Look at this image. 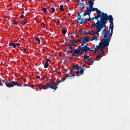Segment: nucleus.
<instances>
[{
    "label": "nucleus",
    "mask_w": 130,
    "mask_h": 130,
    "mask_svg": "<svg viewBox=\"0 0 130 130\" xmlns=\"http://www.w3.org/2000/svg\"><path fill=\"white\" fill-rule=\"evenodd\" d=\"M88 33L90 34H92H92H93L92 32H91V31H89V32Z\"/></svg>",
    "instance_id": "nucleus-43"
},
{
    "label": "nucleus",
    "mask_w": 130,
    "mask_h": 130,
    "mask_svg": "<svg viewBox=\"0 0 130 130\" xmlns=\"http://www.w3.org/2000/svg\"><path fill=\"white\" fill-rule=\"evenodd\" d=\"M64 79H62L59 81V82H61L64 81Z\"/></svg>",
    "instance_id": "nucleus-38"
},
{
    "label": "nucleus",
    "mask_w": 130,
    "mask_h": 130,
    "mask_svg": "<svg viewBox=\"0 0 130 130\" xmlns=\"http://www.w3.org/2000/svg\"><path fill=\"white\" fill-rule=\"evenodd\" d=\"M39 77V76H38V77Z\"/></svg>",
    "instance_id": "nucleus-56"
},
{
    "label": "nucleus",
    "mask_w": 130,
    "mask_h": 130,
    "mask_svg": "<svg viewBox=\"0 0 130 130\" xmlns=\"http://www.w3.org/2000/svg\"><path fill=\"white\" fill-rule=\"evenodd\" d=\"M81 69H83V70L85 69V68L84 67H82V68Z\"/></svg>",
    "instance_id": "nucleus-48"
},
{
    "label": "nucleus",
    "mask_w": 130,
    "mask_h": 130,
    "mask_svg": "<svg viewBox=\"0 0 130 130\" xmlns=\"http://www.w3.org/2000/svg\"><path fill=\"white\" fill-rule=\"evenodd\" d=\"M85 64H84V66H83V67H85Z\"/></svg>",
    "instance_id": "nucleus-51"
},
{
    "label": "nucleus",
    "mask_w": 130,
    "mask_h": 130,
    "mask_svg": "<svg viewBox=\"0 0 130 130\" xmlns=\"http://www.w3.org/2000/svg\"><path fill=\"white\" fill-rule=\"evenodd\" d=\"M88 59V60L89 61H91V59L90 58H89Z\"/></svg>",
    "instance_id": "nucleus-46"
},
{
    "label": "nucleus",
    "mask_w": 130,
    "mask_h": 130,
    "mask_svg": "<svg viewBox=\"0 0 130 130\" xmlns=\"http://www.w3.org/2000/svg\"><path fill=\"white\" fill-rule=\"evenodd\" d=\"M70 52L71 53H72L73 52H74V51H73L72 50H71Z\"/></svg>",
    "instance_id": "nucleus-45"
},
{
    "label": "nucleus",
    "mask_w": 130,
    "mask_h": 130,
    "mask_svg": "<svg viewBox=\"0 0 130 130\" xmlns=\"http://www.w3.org/2000/svg\"><path fill=\"white\" fill-rule=\"evenodd\" d=\"M86 64H88L89 65H90V63H88V62H86Z\"/></svg>",
    "instance_id": "nucleus-49"
},
{
    "label": "nucleus",
    "mask_w": 130,
    "mask_h": 130,
    "mask_svg": "<svg viewBox=\"0 0 130 130\" xmlns=\"http://www.w3.org/2000/svg\"><path fill=\"white\" fill-rule=\"evenodd\" d=\"M67 32V30H63L62 31V33L63 35H65Z\"/></svg>",
    "instance_id": "nucleus-22"
},
{
    "label": "nucleus",
    "mask_w": 130,
    "mask_h": 130,
    "mask_svg": "<svg viewBox=\"0 0 130 130\" xmlns=\"http://www.w3.org/2000/svg\"><path fill=\"white\" fill-rule=\"evenodd\" d=\"M97 24H100L99 23V22H97V23H95V24H93L92 25V26H95V25H96H96H97Z\"/></svg>",
    "instance_id": "nucleus-33"
},
{
    "label": "nucleus",
    "mask_w": 130,
    "mask_h": 130,
    "mask_svg": "<svg viewBox=\"0 0 130 130\" xmlns=\"http://www.w3.org/2000/svg\"><path fill=\"white\" fill-rule=\"evenodd\" d=\"M78 66L77 65H76L74 67V68L76 69V70H77L78 69Z\"/></svg>",
    "instance_id": "nucleus-28"
},
{
    "label": "nucleus",
    "mask_w": 130,
    "mask_h": 130,
    "mask_svg": "<svg viewBox=\"0 0 130 130\" xmlns=\"http://www.w3.org/2000/svg\"><path fill=\"white\" fill-rule=\"evenodd\" d=\"M8 88H11L13 87L14 85L19 86V84L17 82L12 81L10 83H8L7 82L5 85Z\"/></svg>",
    "instance_id": "nucleus-5"
},
{
    "label": "nucleus",
    "mask_w": 130,
    "mask_h": 130,
    "mask_svg": "<svg viewBox=\"0 0 130 130\" xmlns=\"http://www.w3.org/2000/svg\"><path fill=\"white\" fill-rule=\"evenodd\" d=\"M26 48L24 49L23 50V52H24V53L25 52H26Z\"/></svg>",
    "instance_id": "nucleus-39"
},
{
    "label": "nucleus",
    "mask_w": 130,
    "mask_h": 130,
    "mask_svg": "<svg viewBox=\"0 0 130 130\" xmlns=\"http://www.w3.org/2000/svg\"><path fill=\"white\" fill-rule=\"evenodd\" d=\"M60 22V21L59 20H57L56 22V24L57 25H58L59 24V23Z\"/></svg>",
    "instance_id": "nucleus-32"
},
{
    "label": "nucleus",
    "mask_w": 130,
    "mask_h": 130,
    "mask_svg": "<svg viewBox=\"0 0 130 130\" xmlns=\"http://www.w3.org/2000/svg\"><path fill=\"white\" fill-rule=\"evenodd\" d=\"M100 17H98V15L97 16H95L94 17H93L92 19L91 18V20H93L94 19H96L97 20V21L98 22H99V20L98 19V18H99Z\"/></svg>",
    "instance_id": "nucleus-20"
},
{
    "label": "nucleus",
    "mask_w": 130,
    "mask_h": 130,
    "mask_svg": "<svg viewBox=\"0 0 130 130\" xmlns=\"http://www.w3.org/2000/svg\"><path fill=\"white\" fill-rule=\"evenodd\" d=\"M20 45V43H15L13 42H11L9 43L8 45L11 48H14L16 46H18Z\"/></svg>",
    "instance_id": "nucleus-12"
},
{
    "label": "nucleus",
    "mask_w": 130,
    "mask_h": 130,
    "mask_svg": "<svg viewBox=\"0 0 130 130\" xmlns=\"http://www.w3.org/2000/svg\"><path fill=\"white\" fill-rule=\"evenodd\" d=\"M84 56L85 59H86L89 58V56H87L86 54H85Z\"/></svg>",
    "instance_id": "nucleus-26"
},
{
    "label": "nucleus",
    "mask_w": 130,
    "mask_h": 130,
    "mask_svg": "<svg viewBox=\"0 0 130 130\" xmlns=\"http://www.w3.org/2000/svg\"><path fill=\"white\" fill-rule=\"evenodd\" d=\"M42 10L45 13H46L47 11V9L45 8H42Z\"/></svg>",
    "instance_id": "nucleus-24"
},
{
    "label": "nucleus",
    "mask_w": 130,
    "mask_h": 130,
    "mask_svg": "<svg viewBox=\"0 0 130 130\" xmlns=\"http://www.w3.org/2000/svg\"><path fill=\"white\" fill-rule=\"evenodd\" d=\"M49 66V64L47 62H46L45 63V64L44 66V68H46L48 67Z\"/></svg>",
    "instance_id": "nucleus-21"
},
{
    "label": "nucleus",
    "mask_w": 130,
    "mask_h": 130,
    "mask_svg": "<svg viewBox=\"0 0 130 130\" xmlns=\"http://www.w3.org/2000/svg\"><path fill=\"white\" fill-rule=\"evenodd\" d=\"M87 44H86L85 46L83 47L84 50L81 49L82 52H83V54L85 53L87 51L90 50V48L87 46Z\"/></svg>",
    "instance_id": "nucleus-13"
},
{
    "label": "nucleus",
    "mask_w": 130,
    "mask_h": 130,
    "mask_svg": "<svg viewBox=\"0 0 130 130\" xmlns=\"http://www.w3.org/2000/svg\"><path fill=\"white\" fill-rule=\"evenodd\" d=\"M93 11L91 10V9H90L89 8L87 9V10L85 11V12L83 14L84 16H85L87 15H89V18L88 19V21H91V18L90 17V14L91 12Z\"/></svg>",
    "instance_id": "nucleus-7"
},
{
    "label": "nucleus",
    "mask_w": 130,
    "mask_h": 130,
    "mask_svg": "<svg viewBox=\"0 0 130 130\" xmlns=\"http://www.w3.org/2000/svg\"><path fill=\"white\" fill-rule=\"evenodd\" d=\"M103 44H101V45H100V43L99 44V45L97 46L96 48H95V52H96L98 51V50L100 49L101 51L102 52V54H104L105 52H104L103 49L104 47L106 46H107L108 45H105L104 46H103Z\"/></svg>",
    "instance_id": "nucleus-8"
},
{
    "label": "nucleus",
    "mask_w": 130,
    "mask_h": 130,
    "mask_svg": "<svg viewBox=\"0 0 130 130\" xmlns=\"http://www.w3.org/2000/svg\"><path fill=\"white\" fill-rule=\"evenodd\" d=\"M91 32H92L93 34H92V35H93L94 34H96L95 31H94L93 30H92L91 31Z\"/></svg>",
    "instance_id": "nucleus-27"
},
{
    "label": "nucleus",
    "mask_w": 130,
    "mask_h": 130,
    "mask_svg": "<svg viewBox=\"0 0 130 130\" xmlns=\"http://www.w3.org/2000/svg\"><path fill=\"white\" fill-rule=\"evenodd\" d=\"M82 12V10H81L80 12Z\"/></svg>",
    "instance_id": "nucleus-52"
},
{
    "label": "nucleus",
    "mask_w": 130,
    "mask_h": 130,
    "mask_svg": "<svg viewBox=\"0 0 130 130\" xmlns=\"http://www.w3.org/2000/svg\"><path fill=\"white\" fill-rule=\"evenodd\" d=\"M78 15H80L79 13Z\"/></svg>",
    "instance_id": "nucleus-55"
},
{
    "label": "nucleus",
    "mask_w": 130,
    "mask_h": 130,
    "mask_svg": "<svg viewBox=\"0 0 130 130\" xmlns=\"http://www.w3.org/2000/svg\"><path fill=\"white\" fill-rule=\"evenodd\" d=\"M52 12L53 13L55 10V9L54 7H52L51 8Z\"/></svg>",
    "instance_id": "nucleus-25"
},
{
    "label": "nucleus",
    "mask_w": 130,
    "mask_h": 130,
    "mask_svg": "<svg viewBox=\"0 0 130 130\" xmlns=\"http://www.w3.org/2000/svg\"><path fill=\"white\" fill-rule=\"evenodd\" d=\"M24 85V84L23 83H21L20 84V85L19 84V86H20L21 87H22V85Z\"/></svg>",
    "instance_id": "nucleus-35"
},
{
    "label": "nucleus",
    "mask_w": 130,
    "mask_h": 130,
    "mask_svg": "<svg viewBox=\"0 0 130 130\" xmlns=\"http://www.w3.org/2000/svg\"><path fill=\"white\" fill-rule=\"evenodd\" d=\"M78 19L79 20L80 19V18H79V19Z\"/></svg>",
    "instance_id": "nucleus-54"
},
{
    "label": "nucleus",
    "mask_w": 130,
    "mask_h": 130,
    "mask_svg": "<svg viewBox=\"0 0 130 130\" xmlns=\"http://www.w3.org/2000/svg\"><path fill=\"white\" fill-rule=\"evenodd\" d=\"M35 39L37 43L39 44L40 43V41L39 38L36 37H35Z\"/></svg>",
    "instance_id": "nucleus-17"
},
{
    "label": "nucleus",
    "mask_w": 130,
    "mask_h": 130,
    "mask_svg": "<svg viewBox=\"0 0 130 130\" xmlns=\"http://www.w3.org/2000/svg\"><path fill=\"white\" fill-rule=\"evenodd\" d=\"M59 82L57 83L53 82V83H50V84L51 85H50V88L56 90L57 88V86L58 85Z\"/></svg>",
    "instance_id": "nucleus-9"
},
{
    "label": "nucleus",
    "mask_w": 130,
    "mask_h": 130,
    "mask_svg": "<svg viewBox=\"0 0 130 130\" xmlns=\"http://www.w3.org/2000/svg\"><path fill=\"white\" fill-rule=\"evenodd\" d=\"M87 21V20L86 19H81V20L79 22V24H83Z\"/></svg>",
    "instance_id": "nucleus-15"
},
{
    "label": "nucleus",
    "mask_w": 130,
    "mask_h": 130,
    "mask_svg": "<svg viewBox=\"0 0 130 130\" xmlns=\"http://www.w3.org/2000/svg\"><path fill=\"white\" fill-rule=\"evenodd\" d=\"M79 71H77L76 72V74L77 75L79 73Z\"/></svg>",
    "instance_id": "nucleus-44"
},
{
    "label": "nucleus",
    "mask_w": 130,
    "mask_h": 130,
    "mask_svg": "<svg viewBox=\"0 0 130 130\" xmlns=\"http://www.w3.org/2000/svg\"><path fill=\"white\" fill-rule=\"evenodd\" d=\"M78 2L80 6H84L85 5L84 3H81V2L79 0H78Z\"/></svg>",
    "instance_id": "nucleus-19"
},
{
    "label": "nucleus",
    "mask_w": 130,
    "mask_h": 130,
    "mask_svg": "<svg viewBox=\"0 0 130 130\" xmlns=\"http://www.w3.org/2000/svg\"><path fill=\"white\" fill-rule=\"evenodd\" d=\"M113 27H109V29L106 32L105 29L102 31V34L103 35L104 38L101 42L100 43V45L103 44V46L105 45H108L111 37L113 33Z\"/></svg>",
    "instance_id": "nucleus-1"
},
{
    "label": "nucleus",
    "mask_w": 130,
    "mask_h": 130,
    "mask_svg": "<svg viewBox=\"0 0 130 130\" xmlns=\"http://www.w3.org/2000/svg\"><path fill=\"white\" fill-rule=\"evenodd\" d=\"M81 40L84 43L86 44V42H89V41H91V39L86 37H84L81 38Z\"/></svg>",
    "instance_id": "nucleus-14"
},
{
    "label": "nucleus",
    "mask_w": 130,
    "mask_h": 130,
    "mask_svg": "<svg viewBox=\"0 0 130 130\" xmlns=\"http://www.w3.org/2000/svg\"><path fill=\"white\" fill-rule=\"evenodd\" d=\"M51 85V84H50L49 82H48L46 83L44 85L42 84H40L37 85V87L40 88L41 90L42 89V88L43 89H45L50 88V85Z\"/></svg>",
    "instance_id": "nucleus-3"
},
{
    "label": "nucleus",
    "mask_w": 130,
    "mask_h": 130,
    "mask_svg": "<svg viewBox=\"0 0 130 130\" xmlns=\"http://www.w3.org/2000/svg\"><path fill=\"white\" fill-rule=\"evenodd\" d=\"M41 25L42 26V25H43V26L44 27H45V25L43 23H42L41 24Z\"/></svg>",
    "instance_id": "nucleus-40"
},
{
    "label": "nucleus",
    "mask_w": 130,
    "mask_h": 130,
    "mask_svg": "<svg viewBox=\"0 0 130 130\" xmlns=\"http://www.w3.org/2000/svg\"><path fill=\"white\" fill-rule=\"evenodd\" d=\"M7 81H6L4 80H0V84L3 86V84H2V82L4 84H5L6 85V84L7 83Z\"/></svg>",
    "instance_id": "nucleus-16"
},
{
    "label": "nucleus",
    "mask_w": 130,
    "mask_h": 130,
    "mask_svg": "<svg viewBox=\"0 0 130 130\" xmlns=\"http://www.w3.org/2000/svg\"><path fill=\"white\" fill-rule=\"evenodd\" d=\"M24 17V15H22L20 17V18L21 19L23 18Z\"/></svg>",
    "instance_id": "nucleus-42"
},
{
    "label": "nucleus",
    "mask_w": 130,
    "mask_h": 130,
    "mask_svg": "<svg viewBox=\"0 0 130 130\" xmlns=\"http://www.w3.org/2000/svg\"><path fill=\"white\" fill-rule=\"evenodd\" d=\"M95 34H94L93 35V37L92 38V40H95L96 41H97L98 40V39L95 36Z\"/></svg>",
    "instance_id": "nucleus-18"
},
{
    "label": "nucleus",
    "mask_w": 130,
    "mask_h": 130,
    "mask_svg": "<svg viewBox=\"0 0 130 130\" xmlns=\"http://www.w3.org/2000/svg\"><path fill=\"white\" fill-rule=\"evenodd\" d=\"M46 62H50V59H47L46 60Z\"/></svg>",
    "instance_id": "nucleus-36"
},
{
    "label": "nucleus",
    "mask_w": 130,
    "mask_h": 130,
    "mask_svg": "<svg viewBox=\"0 0 130 130\" xmlns=\"http://www.w3.org/2000/svg\"><path fill=\"white\" fill-rule=\"evenodd\" d=\"M103 27L105 28L106 27L105 25H103L100 24H97L96 26V29H97V31L96 32V34L99 35V32L101 31V29Z\"/></svg>",
    "instance_id": "nucleus-6"
},
{
    "label": "nucleus",
    "mask_w": 130,
    "mask_h": 130,
    "mask_svg": "<svg viewBox=\"0 0 130 130\" xmlns=\"http://www.w3.org/2000/svg\"><path fill=\"white\" fill-rule=\"evenodd\" d=\"M80 41V40H79V39H77V40H76V41H74V42L75 43H76L77 42H79Z\"/></svg>",
    "instance_id": "nucleus-31"
},
{
    "label": "nucleus",
    "mask_w": 130,
    "mask_h": 130,
    "mask_svg": "<svg viewBox=\"0 0 130 130\" xmlns=\"http://www.w3.org/2000/svg\"><path fill=\"white\" fill-rule=\"evenodd\" d=\"M73 76H75V75H74V74H73Z\"/></svg>",
    "instance_id": "nucleus-53"
},
{
    "label": "nucleus",
    "mask_w": 130,
    "mask_h": 130,
    "mask_svg": "<svg viewBox=\"0 0 130 130\" xmlns=\"http://www.w3.org/2000/svg\"><path fill=\"white\" fill-rule=\"evenodd\" d=\"M59 10L61 11H62L63 10V6L62 5H61L59 7Z\"/></svg>",
    "instance_id": "nucleus-23"
},
{
    "label": "nucleus",
    "mask_w": 130,
    "mask_h": 130,
    "mask_svg": "<svg viewBox=\"0 0 130 130\" xmlns=\"http://www.w3.org/2000/svg\"><path fill=\"white\" fill-rule=\"evenodd\" d=\"M107 20H109V22L110 23V25L109 27H113V19L112 15H109L107 16Z\"/></svg>",
    "instance_id": "nucleus-11"
},
{
    "label": "nucleus",
    "mask_w": 130,
    "mask_h": 130,
    "mask_svg": "<svg viewBox=\"0 0 130 130\" xmlns=\"http://www.w3.org/2000/svg\"><path fill=\"white\" fill-rule=\"evenodd\" d=\"M18 23L17 22H14L13 23V24L15 25H17V24Z\"/></svg>",
    "instance_id": "nucleus-37"
},
{
    "label": "nucleus",
    "mask_w": 130,
    "mask_h": 130,
    "mask_svg": "<svg viewBox=\"0 0 130 130\" xmlns=\"http://www.w3.org/2000/svg\"><path fill=\"white\" fill-rule=\"evenodd\" d=\"M101 55L100 54H99V55H98L96 57V58H100L101 57Z\"/></svg>",
    "instance_id": "nucleus-30"
},
{
    "label": "nucleus",
    "mask_w": 130,
    "mask_h": 130,
    "mask_svg": "<svg viewBox=\"0 0 130 130\" xmlns=\"http://www.w3.org/2000/svg\"><path fill=\"white\" fill-rule=\"evenodd\" d=\"M88 3H90L91 2H92L91 0H88Z\"/></svg>",
    "instance_id": "nucleus-41"
},
{
    "label": "nucleus",
    "mask_w": 130,
    "mask_h": 130,
    "mask_svg": "<svg viewBox=\"0 0 130 130\" xmlns=\"http://www.w3.org/2000/svg\"><path fill=\"white\" fill-rule=\"evenodd\" d=\"M23 86L24 87H25V86H28V87H29V86L28 84H24Z\"/></svg>",
    "instance_id": "nucleus-34"
},
{
    "label": "nucleus",
    "mask_w": 130,
    "mask_h": 130,
    "mask_svg": "<svg viewBox=\"0 0 130 130\" xmlns=\"http://www.w3.org/2000/svg\"><path fill=\"white\" fill-rule=\"evenodd\" d=\"M99 11H96L97 13L98 14V17H101V21L102 23H105L106 21L107 20V15L106 13H104L103 12H101V11L98 9Z\"/></svg>",
    "instance_id": "nucleus-2"
},
{
    "label": "nucleus",
    "mask_w": 130,
    "mask_h": 130,
    "mask_svg": "<svg viewBox=\"0 0 130 130\" xmlns=\"http://www.w3.org/2000/svg\"><path fill=\"white\" fill-rule=\"evenodd\" d=\"M84 70L83 69H81L80 71V73L81 74H82L83 73Z\"/></svg>",
    "instance_id": "nucleus-29"
},
{
    "label": "nucleus",
    "mask_w": 130,
    "mask_h": 130,
    "mask_svg": "<svg viewBox=\"0 0 130 130\" xmlns=\"http://www.w3.org/2000/svg\"><path fill=\"white\" fill-rule=\"evenodd\" d=\"M93 0L94 1H95V0Z\"/></svg>",
    "instance_id": "nucleus-57"
},
{
    "label": "nucleus",
    "mask_w": 130,
    "mask_h": 130,
    "mask_svg": "<svg viewBox=\"0 0 130 130\" xmlns=\"http://www.w3.org/2000/svg\"><path fill=\"white\" fill-rule=\"evenodd\" d=\"M94 60H91V61H90V62L91 63H93L94 61Z\"/></svg>",
    "instance_id": "nucleus-47"
},
{
    "label": "nucleus",
    "mask_w": 130,
    "mask_h": 130,
    "mask_svg": "<svg viewBox=\"0 0 130 130\" xmlns=\"http://www.w3.org/2000/svg\"><path fill=\"white\" fill-rule=\"evenodd\" d=\"M26 23V22H24V23H23V24H25Z\"/></svg>",
    "instance_id": "nucleus-50"
},
{
    "label": "nucleus",
    "mask_w": 130,
    "mask_h": 130,
    "mask_svg": "<svg viewBox=\"0 0 130 130\" xmlns=\"http://www.w3.org/2000/svg\"><path fill=\"white\" fill-rule=\"evenodd\" d=\"M83 54L81 49L80 50L78 48L74 49V53L72 54L73 56H74L75 57L78 56Z\"/></svg>",
    "instance_id": "nucleus-4"
},
{
    "label": "nucleus",
    "mask_w": 130,
    "mask_h": 130,
    "mask_svg": "<svg viewBox=\"0 0 130 130\" xmlns=\"http://www.w3.org/2000/svg\"><path fill=\"white\" fill-rule=\"evenodd\" d=\"M90 4H87L86 5H89V7L90 9H91V10L93 11H99L98 10V9L97 8H93V5L94 4V2H91L89 3Z\"/></svg>",
    "instance_id": "nucleus-10"
}]
</instances>
